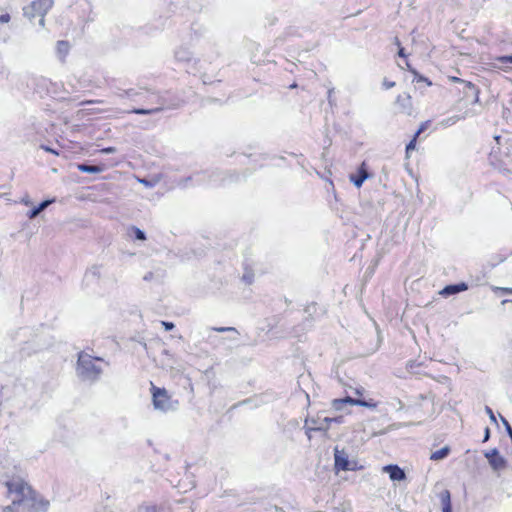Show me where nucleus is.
<instances>
[{"instance_id":"nucleus-28","label":"nucleus","mask_w":512,"mask_h":512,"mask_svg":"<svg viewBox=\"0 0 512 512\" xmlns=\"http://www.w3.org/2000/svg\"><path fill=\"white\" fill-rule=\"evenodd\" d=\"M485 412L488 414V416H489L490 420H491L493 423H497L496 416L494 415L493 410H492L489 406H486V407H485Z\"/></svg>"},{"instance_id":"nucleus-27","label":"nucleus","mask_w":512,"mask_h":512,"mask_svg":"<svg viewBox=\"0 0 512 512\" xmlns=\"http://www.w3.org/2000/svg\"><path fill=\"white\" fill-rule=\"evenodd\" d=\"M416 139L415 136L413 137V139L407 144L406 146V155L407 157H409V154L412 150L415 149L416 147Z\"/></svg>"},{"instance_id":"nucleus-6","label":"nucleus","mask_w":512,"mask_h":512,"mask_svg":"<svg viewBox=\"0 0 512 512\" xmlns=\"http://www.w3.org/2000/svg\"><path fill=\"white\" fill-rule=\"evenodd\" d=\"M332 422L341 423L342 417H320L317 416V418H311L306 420V424H310L308 430H314V431H326L329 429L330 424Z\"/></svg>"},{"instance_id":"nucleus-16","label":"nucleus","mask_w":512,"mask_h":512,"mask_svg":"<svg viewBox=\"0 0 512 512\" xmlns=\"http://www.w3.org/2000/svg\"><path fill=\"white\" fill-rule=\"evenodd\" d=\"M158 103H159V106H157L155 108H151V109L135 108L129 112L139 114V115H150V114L158 113L164 109V105H165L164 101L161 98L158 99Z\"/></svg>"},{"instance_id":"nucleus-21","label":"nucleus","mask_w":512,"mask_h":512,"mask_svg":"<svg viewBox=\"0 0 512 512\" xmlns=\"http://www.w3.org/2000/svg\"><path fill=\"white\" fill-rule=\"evenodd\" d=\"M443 512H452L451 496L448 490H444L440 495Z\"/></svg>"},{"instance_id":"nucleus-36","label":"nucleus","mask_w":512,"mask_h":512,"mask_svg":"<svg viewBox=\"0 0 512 512\" xmlns=\"http://www.w3.org/2000/svg\"><path fill=\"white\" fill-rule=\"evenodd\" d=\"M49 82H50L49 79L44 78V77H40V78L37 79L38 85H41V86H47V84Z\"/></svg>"},{"instance_id":"nucleus-5","label":"nucleus","mask_w":512,"mask_h":512,"mask_svg":"<svg viewBox=\"0 0 512 512\" xmlns=\"http://www.w3.org/2000/svg\"><path fill=\"white\" fill-rule=\"evenodd\" d=\"M54 0H34L29 5L23 8L25 17L32 20L39 17V25L45 26V15L52 8Z\"/></svg>"},{"instance_id":"nucleus-11","label":"nucleus","mask_w":512,"mask_h":512,"mask_svg":"<svg viewBox=\"0 0 512 512\" xmlns=\"http://www.w3.org/2000/svg\"><path fill=\"white\" fill-rule=\"evenodd\" d=\"M451 80L453 82H459V83H462L464 84V93L468 96L469 93H471V95L473 96V104H478L479 103V90L478 88L471 82L469 81H465V80H462L460 78H457V77H451Z\"/></svg>"},{"instance_id":"nucleus-31","label":"nucleus","mask_w":512,"mask_h":512,"mask_svg":"<svg viewBox=\"0 0 512 512\" xmlns=\"http://www.w3.org/2000/svg\"><path fill=\"white\" fill-rule=\"evenodd\" d=\"M414 73H415V76H416V77H415V80H416L417 82H425L428 86H430V85H431V82H430L427 78H425V77H423V76L418 75L416 72H414Z\"/></svg>"},{"instance_id":"nucleus-46","label":"nucleus","mask_w":512,"mask_h":512,"mask_svg":"<svg viewBox=\"0 0 512 512\" xmlns=\"http://www.w3.org/2000/svg\"><path fill=\"white\" fill-rule=\"evenodd\" d=\"M332 93H333V89H330V90L328 91V99H329V100H330V99H331V97H332Z\"/></svg>"},{"instance_id":"nucleus-19","label":"nucleus","mask_w":512,"mask_h":512,"mask_svg":"<svg viewBox=\"0 0 512 512\" xmlns=\"http://www.w3.org/2000/svg\"><path fill=\"white\" fill-rule=\"evenodd\" d=\"M410 96L408 94L405 95H399L396 99V103L400 105L401 112L410 114L411 111V101Z\"/></svg>"},{"instance_id":"nucleus-10","label":"nucleus","mask_w":512,"mask_h":512,"mask_svg":"<svg viewBox=\"0 0 512 512\" xmlns=\"http://www.w3.org/2000/svg\"><path fill=\"white\" fill-rule=\"evenodd\" d=\"M485 457L494 470H500L505 467V459L499 454L497 449L487 452Z\"/></svg>"},{"instance_id":"nucleus-39","label":"nucleus","mask_w":512,"mask_h":512,"mask_svg":"<svg viewBox=\"0 0 512 512\" xmlns=\"http://www.w3.org/2000/svg\"><path fill=\"white\" fill-rule=\"evenodd\" d=\"M139 182L142 183L143 185H145L146 187H152L153 186V184L150 181L146 180V179H140Z\"/></svg>"},{"instance_id":"nucleus-23","label":"nucleus","mask_w":512,"mask_h":512,"mask_svg":"<svg viewBox=\"0 0 512 512\" xmlns=\"http://www.w3.org/2000/svg\"><path fill=\"white\" fill-rule=\"evenodd\" d=\"M449 453H450V448L448 446H444L441 449L434 451L430 455V459L433 461H439V460L446 458L449 455Z\"/></svg>"},{"instance_id":"nucleus-2","label":"nucleus","mask_w":512,"mask_h":512,"mask_svg":"<svg viewBox=\"0 0 512 512\" xmlns=\"http://www.w3.org/2000/svg\"><path fill=\"white\" fill-rule=\"evenodd\" d=\"M16 340L21 345V352L25 356L37 353L49 345L42 335L33 333L30 328H20L16 333Z\"/></svg>"},{"instance_id":"nucleus-1","label":"nucleus","mask_w":512,"mask_h":512,"mask_svg":"<svg viewBox=\"0 0 512 512\" xmlns=\"http://www.w3.org/2000/svg\"><path fill=\"white\" fill-rule=\"evenodd\" d=\"M8 497L11 505L6 506L3 512H44L48 502L37 500L32 489L21 479H13L6 483Z\"/></svg>"},{"instance_id":"nucleus-4","label":"nucleus","mask_w":512,"mask_h":512,"mask_svg":"<svg viewBox=\"0 0 512 512\" xmlns=\"http://www.w3.org/2000/svg\"><path fill=\"white\" fill-rule=\"evenodd\" d=\"M153 406L156 410L162 412L175 411L178 408V401L173 400L165 388H159L151 385Z\"/></svg>"},{"instance_id":"nucleus-42","label":"nucleus","mask_w":512,"mask_h":512,"mask_svg":"<svg viewBox=\"0 0 512 512\" xmlns=\"http://www.w3.org/2000/svg\"><path fill=\"white\" fill-rule=\"evenodd\" d=\"M363 391H364V389H363L362 387H360V388H356V389H355V393H356L357 395H362V394H363Z\"/></svg>"},{"instance_id":"nucleus-37","label":"nucleus","mask_w":512,"mask_h":512,"mask_svg":"<svg viewBox=\"0 0 512 512\" xmlns=\"http://www.w3.org/2000/svg\"><path fill=\"white\" fill-rule=\"evenodd\" d=\"M216 331L218 332H225V331H234L236 332V329L234 327H220V328H215Z\"/></svg>"},{"instance_id":"nucleus-38","label":"nucleus","mask_w":512,"mask_h":512,"mask_svg":"<svg viewBox=\"0 0 512 512\" xmlns=\"http://www.w3.org/2000/svg\"><path fill=\"white\" fill-rule=\"evenodd\" d=\"M10 21V15L9 14H2L0 15V23H7Z\"/></svg>"},{"instance_id":"nucleus-9","label":"nucleus","mask_w":512,"mask_h":512,"mask_svg":"<svg viewBox=\"0 0 512 512\" xmlns=\"http://www.w3.org/2000/svg\"><path fill=\"white\" fill-rule=\"evenodd\" d=\"M479 114V111L475 108H469L467 109L462 115H453L448 118L443 119L440 121L439 125L442 127H450L455 125L460 120H464L466 118L474 117Z\"/></svg>"},{"instance_id":"nucleus-22","label":"nucleus","mask_w":512,"mask_h":512,"mask_svg":"<svg viewBox=\"0 0 512 512\" xmlns=\"http://www.w3.org/2000/svg\"><path fill=\"white\" fill-rule=\"evenodd\" d=\"M77 169L83 173L97 174L103 171V168L97 165L78 164Z\"/></svg>"},{"instance_id":"nucleus-18","label":"nucleus","mask_w":512,"mask_h":512,"mask_svg":"<svg viewBox=\"0 0 512 512\" xmlns=\"http://www.w3.org/2000/svg\"><path fill=\"white\" fill-rule=\"evenodd\" d=\"M70 51V44L67 41H58L56 43V54L60 61H64Z\"/></svg>"},{"instance_id":"nucleus-34","label":"nucleus","mask_w":512,"mask_h":512,"mask_svg":"<svg viewBox=\"0 0 512 512\" xmlns=\"http://www.w3.org/2000/svg\"><path fill=\"white\" fill-rule=\"evenodd\" d=\"M395 43H396V45L400 46V42H399L398 38L395 39ZM398 55L403 58L406 57L405 50L403 47H399Z\"/></svg>"},{"instance_id":"nucleus-47","label":"nucleus","mask_w":512,"mask_h":512,"mask_svg":"<svg viewBox=\"0 0 512 512\" xmlns=\"http://www.w3.org/2000/svg\"><path fill=\"white\" fill-rule=\"evenodd\" d=\"M508 302H511V303H512V299H505V300H503V301H502V304L504 305V304H506V303H508Z\"/></svg>"},{"instance_id":"nucleus-8","label":"nucleus","mask_w":512,"mask_h":512,"mask_svg":"<svg viewBox=\"0 0 512 512\" xmlns=\"http://www.w3.org/2000/svg\"><path fill=\"white\" fill-rule=\"evenodd\" d=\"M346 404L363 406L371 409H375L377 404L373 401H366L361 399H354L352 397H345L342 399H335L332 402V406L335 410H342Z\"/></svg>"},{"instance_id":"nucleus-17","label":"nucleus","mask_w":512,"mask_h":512,"mask_svg":"<svg viewBox=\"0 0 512 512\" xmlns=\"http://www.w3.org/2000/svg\"><path fill=\"white\" fill-rule=\"evenodd\" d=\"M101 276V268L99 266H93L84 275V282L89 285L93 281H97Z\"/></svg>"},{"instance_id":"nucleus-20","label":"nucleus","mask_w":512,"mask_h":512,"mask_svg":"<svg viewBox=\"0 0 512 512\" xmlns=\"http://www.w3.org/2000/svg\"><path fill=\"white\" fill-rule=\"evenodd\" d=\"M54 202V199L45 200L41 202L38 206L34 207L32 210L28 212L29 219L36 218L42 211H44L50 204Z\"/></svg>"},{"instance_id":"nucleus-26","label":"nucleus","mask_w":512,"mask_h":512,"mask_svg":"<svg viewBox=\"0 0 512 512\" xmlns=\"http://www.w3.org/2000/svg\"><path fill=\"white\" fill-rule=\"evenodd\" d=\"M132 231L134 233V237L137 239V240H141V241H144L146 239V235H145V232L142 231L141 229L137 228V227H132Z\"/></svg>"},{"instance_id":"nucleus-30","label":"nucleus","mask_w":512,"mask_h":512,"mask_svg":"<svg viewBox=\"0 0 512 512\" xmlns=\"http://www.w3.org/2000/svg\"><path fill=\"white\" fill-rule=\"evenodd\" d=\"M494 291H500L504 294H512V288L510 287H495Z\"/></svg>"},{"instance_id":"nucleus-12","label":"nucleus","mask_w":512,"mask_h":512,"mask_svg":"<svg viewBox=\"0 0 512 512\" xmlns=\"http://www.w3.org/2000/svg\"><path fill=\"white\" fill-rule=\"evenodd\" d=\"M175 59L180 63H190L193 60V53L184 45L179 46L174 52Z\"/></svg>"},{"instance_id":"nucleus-41","label":"nucleus","mask_w":512,"mask_h":512,"mask_svg":"<svg viewBox=\"0 0 512 512\" xmlns=\"http://www.w3.org/2000/svg\"><path fill=\"white\" fill-rule=\"evenodd\" d=\"M22 203H24L25 205H30L31 204V200L28 196L22 198L21 200Z\"/></svg>"},{"instance_id":"nucleus-29","label":"nucleus","mask_w":512,"mask_h":512,"mask_svg":"<svg viewBox=\"0 0 512 512\" xmlns=\"http://www.w3.org/2000/svg\"><path fill=\"white\" fill-rule=\"evenodd\" d=\"M429 123H430L429 121H426V122L421 124V126L419 127V129L415 133V138H417L423 131H425L428 128Z\"/></svg>"},{"instance_id":"nucleus-35","label":"nucleus","mask_w":512,"mask_h":512,"mask_svg":"<svg viewBox=\"0 0 512 512\" xmlns=\"http://www.w3.org/2000/svg\"><path fill=\"white\" fill-rule=\"evenodd\" d=\"M394 86H395V82H393V81H388V80H384V81H383V87H384L385 89H391V88H393Z\"/></svg>"},{"instance_id":"nucleus-14","label":"nucleus","mask_w":512,"mask_h":512,"mask_svg":"<svg viewBox=\"0 0 512 512\" xmlns=\"http://www.w3.org/2000/svg\"><path fill=\"white\" fill-rule=\"evenodd\" d=\"M369 177V174L365 168V163L360 166L357 175L351 174L350 181L356 186L361 187L363 182Z\"/></svg>"},{"instance_id":"nucleus-44","label":"nucleus","mask_w":512,"mask_h":512,"mask_svg":"<svg viewBox=\"0 0 512 512\" xmlns=\"http://www.w3.org/2000/svg\"><path fill=\"white\" fill-rule=\"evenodd\" d=\"M2 392H3V387L0 384V405L2 404Z\"/></svg>"},{"instance_id":"nucleus-3","label":"nucleus","mask_w":512,"mask_h":512,"mask_svg":"<svg viewBox=\"0 0 512 512\" xmlns=\"http://www.w3.org/2000/svg\"><path fill=\"white\" fill-rule=\"evenodd\" d=\"M99 358H93L89 354L80 353L77 361V374L85 381L94 382L99 379L102 368L96 365Z\"/></svg>"},{"instance_id":"nucleus-32","label":"nucleus","mask_w":512,"mask_h":512,"mask_svg":"<svg viewBox=\"0 0 512 512\" xmlns=\"http://www.w3.org/2000/svg\"><path fill=\"white\" fill-rule=\"evenodd\" d=\"M117 151L115 147H106L100 150L102 154H113Z\"/></svg>"},{"instance_id":"nucleus-13","label":"nucleus","mask_w":512,"mask_h":512,"mask_svg":"<svg viewBox=\"0 0 512 512\" xmlns=\"http://www.w3.org/2000/svg\"><path fill=\"white\" fill-rule=\"evenodd\" d=\"M383 471L389 474L392 481H402L406 478L405 472L398 465H386Z\"/></svg>"},{"instance_id":"nucleus-25","label":"nucleus","mask_w":512,"mask_h":512,"mask_svg":"<svg viewBox=\"0 0 512 512\" xmlns=\"http://www.w3.org/2000/svg\"><path fill=\"white\" fill-rule=\"evenodd\" d=\"M137 512H158V507L155 505H142L138 507Z\"/></svg>"},{"instance_id":"nucleus-7","label":"nucleus","mask_w":512,"mask_h":512,"mask_svg":"<svg viewBox=\"0 0 512 512\" xmlns=\"http://www.w3.org/2000/svg\"><path fill=\"white\" fill-rule=\"evenodd\" d=\"M335 468L337 470L351 471L355 469L356 463L349 460V455L344 449H334Z\"/></svg>"},{"instance_id":"nucleus-45","label":"nucleus","mask_w":512,"mask_h":512,"mask_svg":"<svg viewBox=\"0 0 512 512\" xmlns=\"http://www.w3.org/2000/svg\"><path fill=\"white\" fill-rule=\"evenodd\" d=\"M489 437V429L487 428L486 431H485V441L488 439Z\"/></svg>"},{"instance_id":"nucleus-48","label":"nucleus","mask_w":512,"mask_h":512,"mask_svg":"<svg viewBox=\"0 0 512 512\" xmlns=\"http://www.w3.org/2000/svg\"><path fill=\"white\" fill-rule=\"evenodd\" d=\"M44 149H45L46 151H49V152L55 153V152H54V150L50 149V147H44Z\"/></svg>"},{"instance_id":"nucleus-43","label":"nucleus","mask_w":512,"mask_h":512,"mask_svg":"<svg viewBox=\"0 0 512 512\" xmlns=\"http://www.w3.org/2000/svg\"><path fill=\"white\" fill-rule=\"evenodd\" d=\"M243 279L247 282V283H251L252 282V278L250 276H246L244 275L243 276Z\"/></svg>"},{"instance_id":"nucleus-33","label":"nucleus","mask_w":512,"mask_h":512,"mask_svg":"<svg viewBox=\"0 0 512 512\" xmlns=\"http://www.w3.org/2000/svg\"><path fill=\"white\" fill-rule=\"evenodd\" d=\"M161 324L165 328L166 331H170L175 327V325L172 322L161 321Z\"/></svg>"},{"instance_id":"nucleus-15","label":"nucleus","mask_w":512,"mask_h":512,"mask_svg":"<svg viewBox=\"0 0 512 512\" xmlns=\"http://www.w3.org/2000/svg\"><path fill=\"white\" fill-rule=\"evenodd\" d=\"M468 289V285L464 282L458 283V284H452L447 285L443 288V290L440 292L442 296H450L457 294L462 291H466Z\"/></svg>"},{"instance_id":"nucleus-40","label":"nucleus","mask_w":512,"mask_h":512,"mask_svg":"<svg viewBox=\"0 0 512 512\" xmlns=\"http://www.w3.org/2000/svg\"><path fill=\"white\" fill-rule=\"evenodd\" d=\"M153 278V273L152 272H148L144 275L143 279L145 281H150L151 279Z\"/></svg>"},{"instance_id":"nucleus-24","label":"nucleus","mask_w":512,"mask_h":512,"mask_svg":"<svg viewBox=\"0 0 512 512\" xmlns=\"http://www.w3.org/2000/svg\"><path fill=\"white\" fill-rule=\"evenodd\" d=\"M495 61L499 63L498 68L505 70L504 64H512V55L499 56L495 58Z\"/></svg>"}]
</instances>
